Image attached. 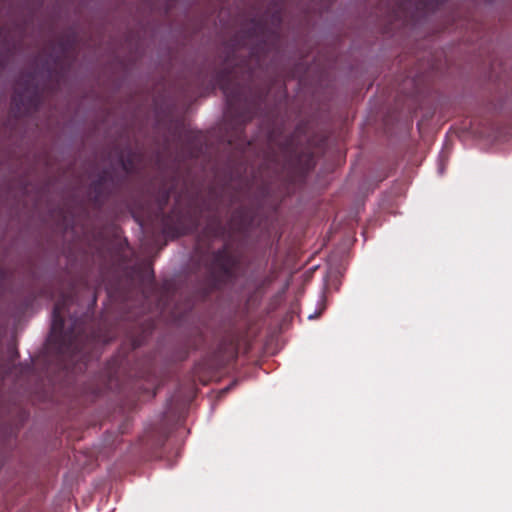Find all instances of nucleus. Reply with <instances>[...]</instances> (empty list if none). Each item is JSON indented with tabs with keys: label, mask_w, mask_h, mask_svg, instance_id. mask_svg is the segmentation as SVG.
<instances>
[{
	"label": "nucleus",
	"mask_w": 512,
	"mask_h": 512,
	"mask_svg": "<svg viewBox=\"0 0 512 512\" xmlns=\"http://www.w3.org/2000/svg\"><path fill=\"white\" fill-rule=\"evenodd\" d=\"M264 161L267 168L275 173L287 172L296 176H304L315 167L314 153L310 147L300 143V128L284 137L276 129H271Z\"/></svg>",
	"instance_id": "nucleus-4"
},
{
	"label": "nucleus",
	"mask_w": 512,
	"mask_h": 512,
	"mask_svg": "<svg viewBox=\"0 0 512 512\" xmlns=\"http://www.w3.org/2000/svg\"><path fill=\"white\" fill-rule=\"evenodd\" d=\"M116 188L115 172L112 168H106L89 185V200L96 209H101Z\"/></svg>",
	"instance_id": "nucleus-6"
},
{
	"label": "nucleus",
	"mask_w": 512,
	"mask_h": 512,
	"mask_svg": "<svg viewBox=\"0 0 512 512\" xmlns=\"http://www.w3.org/2000/svg\"><path fill=\"white\" fill-rule=\"evenodd\" d=\"M75 301L74 290L63 293L56 301L52 312L50 346L61 359L85 362L98 335L92 331L85 317L70 316V325L65 329V315Z\"/></svg>",
	"instance_id": "nucleus-2"
},
{
	"label": "nucleus",
	"mask_w": 512,
	"mask_h": 512,
	"mask_svg": "<svg viewBox=\"0 0 512 512\" xmlns=\"http://www.w3.org/2000/svg\"><path fill=\"white\" fill-rule=\"evenodd\" d=\"M39 103L37 88L28 84L24 91L17 87L11 99L12 110L17 114H27L35 109Z\"/></svg>",
	"instance_id": "nucleus-7"
},
{
	"label": "nucleus",
	"mask_w": 512,
	"mask_h": 512,
	"mask_svg": "<svg viewBox=\"0 0 512 512\" xmlns=\"http://www.w3.org/2000/svg\"><path fill=\"white\" fill-rule=\"evenodd\" d=\"M238 266L239 261L228 243L212 252L208 270L214 285L220 287L232 282L236 278Z\"/></svg>",
	"instance_id": "nucleus-5"
},
{
	"label": "nucleus",
	"mask_w": 512,
	"mask_h": 512,
	"mask_svg": "<svg viewBox=\"0 0 512 512\" xmlns=\"http://www.w3.org/2000/svg\"><path fill=\"white\" fill-rule=\"evenodd\" d=\"M252 222V214L250 210L241 206L234 210L231 216V226L236 231H244Z\"/></svg>",
	"instance_id": "nucleus-9"
},
{
	"label": "nucleus",
	"mask_w": 512,
	"mask_h": 512,
	"mask_svg": "<svg viewBox=\"0 0 512 512\" xmlns=\"http://www.w3.org/2000/svg\"><path fill=\"white\" fill-rule=\"evenodd\" d=\"M118 161L125 173H133L136 169L138 154L131 148L121 150L118 153Z\"/></svg>",
	"instance_id": "nucleus-10"
},
{
	"label": "nucleus",
	"mask_w": 512,
	"mask_h": 512,
	"mask_svg": "<svg viewBox=\"0 0 512 512\" xmlns=\"http://www.w3.org/2000/svg\"><path fill=\"white\" fill-rule=\"evenodd\" d=\"M441 0H397L399 10H414L417 13H426L434 10Z\"/></svg>",
	"instance_id": "nucleus-8"
},
{
	"label": "nucleus",
	"mask_w": 512,
	"mask_h": 512,
	"mask_svg": "<svg viewBox=\"0 0 512 512\" xmlns=\"http://www.w3.org/2000/svg\"><path fill=\"white\" fill-rule=\"evenodd\" d=\"M170 198V191L165 190L159 198L161 210V224L163 232L170 237H179L192 234L198 231L200 218L203 211L210 214L206 218V224L202 230L201 237L209 240L224 239L227 236V227L224 225L217 207L211 203L203 202L199 210L191 207L182 208L177 201L169 213H164V207Z\"/></svg>",
	"instance_id": "nucleus-3"
},
{
	"label": "nucleus",
	"mask_w": 512,
	"mask_h": 512,
	"mask_svg": "<svg viewBox=\"0 0 512 512\" xmlns=\"http://www.w3.org/2000/svg\"><path fill=\"white\" fill-rule=\"evenodd\" d=\"M277 41L278 35L262 19H252L235 38L236 46L249 48V59L233 66L228 60L215 75V83L226 100V124L238 139L242 138L245 125L258 116L266 104L267 89L254 88L252 81L256 68L262 67Z\"/></svg>",
	"instance_id": "nucleus-1"
},
{
	"label": "nucleus",
	"mask_w": 512,
	"mask_h": 512,
	"mask_svg": "<svg viewBox=\"0 0 512 512\" xmlns=\"http://www.w3.org/2000/svg\"><path fill=\"white\" fill-rule=\"evenodd\" d=\"M201 151V148H198V149H193L191 152H190V155L191 157H195L198 155V153Z\"/></svg>",
	"instance_id": "nucleus-11"
},
{
	"label": "nucleus",
	"mask_w": 512,
	"mask_h": 512,
	"mask_svg": "<svg viewBox=\"0 0 512 512\" xmlns=\"http://www.w3.org/2000/svg\"><path fill=\"white\" fill-rule=\"evenodd\" d=\"M61 50H62V52H64V50H65V48L62 44H61Z\"/></svg>",
	"instance_id": "nucleus-12"
}]
</instances>
